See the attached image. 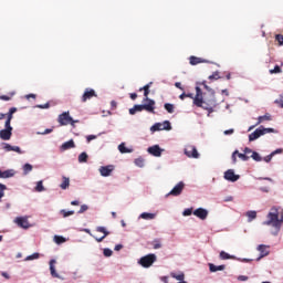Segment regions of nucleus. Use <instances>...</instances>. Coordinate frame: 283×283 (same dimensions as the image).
I'll list each match as a JSON object with an SVG mask.
<instances>
[{"label": "nucleus", "mask_w": 283, "mask_h": 283, "mask_svg": "<svg viewBox=\"0 0 283 283\" xmlns=\"http://www.w3.org/2000/svg\"><path fill=\"white\" fill-rule=\"evenodd\" d=\"M179 98L180 101H185V98H192L193 105H196V107H201L210 114H213V107H216V93L211 90L210 93L207 95V93H202L200 86H196L195 97L191 93H182L181 95H179Z\"/></svg>", "instance_id": "obj_1"}, {"label": "nucleus", "mask_w": 283, "mask_h": 283, "mask_svg": "<svg viewBox=\"0 0 283 283\" xmlns=\"http://www.w3.org/2000/svg\"><path fill=\"white\" fill-rule=\"evenodd\" d=\"M268 220L263 222L266 227H273L274 231L272 235H277L280 229H282V220H280V209L277 207H272L266 216Z\"/></svg>", "instance_id": "obj_2"}, {"label": "nucleus", "mask_w": 283, "mask_h": 283, "mask_svg": "<svg viewBox=\"0 0 283 283\" xmlns=\"http://www.w3.org/2000/svg\"><path fill=\"white\" fill-rule=\"evenodd\" d=\"M143 103H146V104L134 105L133 108H129L130 116H134V114H136V112H143L144 109H145V112L155 114L154 109H156V101H154L151 98H144Z\"/></svg>", "instance_id": "obj_3"}, {"label": "nucleus", "mask_w": 283, "mask_h": 283, "mask_svg": "<svg viewBox=\"0 0 283 283\" xmlns=\"http://www.w3.org/2000/svg\"><path fill=\"white\" fill-rule=\"evenodd\" d=\"M57 122L61 126L72 125V127H74L75 123H78V120H74L72 116H70V112H64L61 115H59Z\"/></svg>", "instance_id": "obj_4"}, {"label": "nucleus", "mask_w": 283, "mask_h": 283, "mask_svg": "<svg viewBox=\"0 0 283 283\" xmlns=\"http://www.w3.org/2000/svg\"><path fill=\"white\" fill-rule=\"evenodd\" d=\"M156 260V254H147L139 259L138 264H140V266L144 269H149V266H151Z\"/></svg>", "instance_id": "obj_5"}, {"label": "nucleus", "mask_w": 283, "mask_h": 283, "mask_svg": "<svg viewBox=\"0 0 283 283\" xmlns=\"http://www.w3.org/2000/svg\"><path fill=\"white\" fill-rule=\"evenodd\" d=\"M171 129V123L169 120H165L164 123H156L150 127V132H169Z\"/></svg>", "instance_id": "obj_6"}, {"label": "nucleus", "mask_w": 283, "mask_h": 283, "mask_svg": "<svg viewBox=\"0 0 283 283\" xmlns=\"http://www.w3.org/2000/svg\"><path fill=\"white\" fill-rule=\"evenodd\" d=\"M184 154L187 156V158H200V153H198V149L193 145H187Z\"/></svg>", "instance_id": "obj_7"}, {"label": "nucleus", "mask_w": 283, "mask_h": 283, "mask_svg": "<svg viewBox=\"0 0 283 283\" xmlns=\"http://www.w3.org/2000/svg\"><path fill=\"white\" fill-rule=\"evenodd\" d=\"M4 129L0 130V138L1 140H10V138H12V126L4 124Z\"/></svg>", "instance_id": "obj_8"}, {"label": "nucleus", "mask_w": 283, "mask_h": 283, "mask_svg": "<svg viewBox=\"0 0 283 283\" xmlns=\"http://www.w3.org/2000/svg\"><path fill=\"white\" fill-rule=\"evenodd\" d=\"M224 179L229 180V182H238V180H240V175H235L233 169H229L224 172Z\"/></svg>", "instance_id": "obj_9"}, {"label": "nucleus", "mask_w": 283, "mask_h": 283, "mask_svg": "<svg viewBox=\"0 0 283 283\" xmlns=\"http://www.w3.org/2000/svg\"><path fill=\"white\" fill-rule=\"evenodd\" d=\"M96 91L94 88H86L83 96H82V103H87V101L96 97Z\"/></svg>", "instance_id": "obj_10"}, {"label": "nucleus", "mask_w": 283, "mask_h": 283, "mask_svg": "<svg viewBox=\"0 0 283 283\" xmlns=\"http://www.w3.org/2000/svg\"><path fill=\"white\" fill-rule=\"evenodd\" d=\"M185 189V182H178L167 196H180Z\"/></svg>", "instance_id": "obj_11"}, {"label": "nucleus", "mask_w": 283, "mask_h": 283, "mask_svg": "<svg viewBox=\"0 0 283 283\" xmlns=\"http://www.w3.org/2000/svg\"><path fill=\"white\" fill-rule=\"evenodd\" d=\"M95 231H97V233H103V237H94L93 238L96 240V242H103L104 238H106L107 235H109V231H107V229L105 227H97L95 229Z\"/></svg>", "instance_id": "obj_12"}, {"label": "nucleus", "mask_w": 283, "mask_h": 283, "mask_svg": "<svg viewBox=\"0 0 283 283\" xmlns=\"http://www.w3.org/2000/svg\"><path fill=\"white\" fill-rule=\"evenodd\" d=\"M193 216H196L200 220H207V217L209 216V211H207V209H203V208H198L193 211Z\"/></svg>", "instance_id": "obj_13"}, {"label": "nucleus", "mask_w": 283, "mask_h": 283, "mask_svg": "<svg viewBox=\"0 0 283 283\" xmlns=\"http://www.w3.org/2000/svg\"><path fill=\"white\" fill-rule=\"evenodd\" d=\"M112 171H114V166L108 165V166H102L99 168V174L101 176H103L104 178H107V176H112Z\"/></svg>", "instance_id": "obj_14"}, {"label": "nucleus", "mask_w": 283, "mask_h": 283, "mask_svg": "<svg viewBox=\"0 0 283 283\" xmlns=\"http://www.w3.org/2000/svg\"><path fill=\"white\" fill-rule=\"evenodd\" d=\"M148 154L151 156H155L156 158H159V156H163V149L158 145H154L148 148Z\"/></svg>", "instance_id": "obj_15"}, {"label": "nucleus", "mask_w": 283, "mask_h": 283, "mask_svg": "<svg viewBox=\"0 0 283 283\" xmlns=\"http://www.w3.org/2000/svg\"><path fill=\"white\" fill-rule=\"evenodd\" d=\"M14 222L18 224V227H21V229H29L30 222H28V218L24 217H18Z\"/></svg>", "instance_id": "obj_16"}, {"label": "nucleus", "mask_w": 283, "mask_h": 283, "mask_svg": "<svg viewBox=\"0 0 283 283\" xmlns=\"http://www.w3.org/2000/svg\"><path fill=\"white\" fill-rule=\"evenodd\" d=\"M260 136H264V130H262V128H256L252 134L249 135L250 143L258 140Z\"/></svg>", "instance_id": "obj_17"}, {"label": "nucleus", "mask_w": 283, "mask_h": 283, "mask_svg": "<svg viewBox=\"0 0 283 283\" xmlns=\"http://www.w3.org/2000/svg\"><path fill=\"white\" fill-rule=\"evenodd\" d=\"M269 245H264V244H260L258 247V251L260 252V258L258 260H262V258H266V255H269L270 251H269Z\"/></svg>", "instance_id": "obj_18"}, {"label": "nucleus", "mask_w": 283, "mask_h": 283, "mask_svg": "<svg viewBox=\"0 0 283 283\" xmlns=\"http://www.w3.org/2000/svg\"><path fill=\"white\" fill-rule=\"evenodd\" d=\"M56 264V260L52 259L50 261V273L52 277H56L57 280H61V275H59V272H56V268L54 266Z\"/></svg>", "instance_id": "obj_19"}, {"label": "nucleus", "mask_w": 283, "mask_h": 283, "mask_svg": "<svg viewBox=\"0 0 283 283\" xmlns=\"http://www.w3.org/2000/svg\"><path fill=\"white\" fill-rule=\"evenodd\" d=\"M189 63H190V65H200V63H209V61H207L202 57L191 55L189 57Z\"/></svg>", "instance_id": "obj_20"}, {"label": "nucleus", "mask_w": 283, "mask_h": 283, "mask_svg": "<svg viewBox=\"0 0 283 283\" xmlns=\"http://www.w3.org/2000/svg\"><path fill=\"white\" fill-rule=\"evenodd\" d=\"M14 114H17V107H11L9 109V112L6 114L7 120H6L4 125L9 126L10 123H12V118H13Z\"/></svg>", "instance_id": "obj_21"}, {"label": "nucleus", "mask_w": 283, "mask_h": 283, "mask_svg": "<svg viewBox=\"0 0 283 283\" xmlns=\"http://www.w3.org/2000/svg\"><path fill=\"white\" fill-rule=\"evenodd\" d=\"M74 147H76V144H74V139H70L69 142L62 144L61 149L62 151H67V149H74Z\"/></svg>", "instance_id": "obj_22"}, {"label": "nucleus", "mask_w": 283, "mask_h": 283, "mask_svg": "<svg viewBox=\"0 0 283 283\" xmlns=\"http://www.w3.org/2000/svg\"><path fill=\"white\" fill-rule=\"evenodd\" d=\"M4 150L6 151H15L17 154H23V151L21 150V148L19 146H12L10 144L4 145Z\"/></svg>", "instance_id": "obj_23"}, {"label": "nucleus", "mask_w": 283, "mask_h": 283, "mask_svg": "<svg viewBox=\"0 0 283 283\" xmlns=\"http://www.w3.org/2000/svg\"><path fill=\"white\" fill-rule=\"evenodd\" d=\"M224 265H216L213 263H209V269L211 273H216L217 271H224Z\"/></svg>", "instance_id": "obj_24"}, {"label": "nucleus", "mask_w": 283, "mask_h": 283, "mask_svg": "<svg viewBox=\"0 0 283 283\" xmlns=\"http://www.w3.org/2000/svg\"><path fill=\"white\" fill-rule=\"evenodd\" d=\"M13 176H14V170L12 169L4 170V171L0 170V178H12Z\"/></svg>", "instance_id": "obj_25"}, {"label": "nucleus", "mask_w": 283, "mask_h": 283, "mask_svg": "<svg viewBox=\"0 0 283 283\" xmlns=\"http://www.w3.org/2000/svg\"><path fill=\"white\" fill-rule=\"evenodd\" d=\"M170 277H174V280H178L179 282H184L185 281V273L180 272L179 274H177L176 272H171Z\"/></svg>", "instance_id": "obj_26"}, {"label": "nucleus", "mask_w": 283, "mask_h": 283, "mask_svg": "<svg viewBox=\"0 0 283 283\" xmlns=\"http://www.w3.org/2000/svg\"><path fill=\"white\" fill-rule=\"evenodd\" d=\"M271 114L266 113L263 116H259L256 125H261V123L271 120Z\"/></svg>", "instance_id": "obj_27"}, {"label": "nucleus", "mask_w": 283, "mask_h": 283, "mask_svg": "<svg viewBox=\"0 0 283 283\" xmlns=\"http://www.w3.org/2000/svg\"><path fill=\"white\" fill-rule=\"evenodd\" d=\"M139 218H142L143 220H154V218H156V214L150 212H143Z\"/></svg>", "instance_id": "obj_28"}, {"label": "nucleus", "mask_w": 283, "mask_h": 283, "mask_svg": "<svg viewBox=\"0 0 283 283\" xmlns=\"http://www.w3.org/2000/svg\"><path fill=\"white\" fill-rule=\"evenodd\" d=\"M247 218H248V222H253V220H255L258 218V212L255 211H248L245 213Z\"/></svg>", "instance_id": "obj_29"}, {"label": "nucleus", "mask_w": 283, "mask_h": 283, "mask_svg": "<svg viewBox=\"0 0 283 283\" xmlns=\"http://www.w3.org/2000/svg\"><path fill=\"white\" fill-rule=\"evenodd\" d=\"M118 150L120 154H132L133 149L126 148L125 143L118 145Z\"/></svg>", "instance_id": "obj_30"}, {"label": "nucleus", "mask_w": 283, "mask_h": 283, "mask_svg": "<svg viewBox=\"0 0 283 283\" xmlns=\"http://www.w3.org/2000/svg\"><path fill=\"white\" fill-rule=\"evenodd\" d=\"M150 244L155 250L163 249V242L160 241V239H155L154 241H151Z\"/></svg>", "instance_id": "obj_31"}, {"label": "nucleus", "mask_w": 283, "mask_h": 283, "mask_svg": "<svg viewBox=\"0 0 283 283\" xmlns=\"http://www.w3.org/2000/svg\"><path fill=\"white\" fill-rule=\"evenodd\" d=\"M149 87H151V83L146 84L144 87L139 88V92H143L144 90V98H149Z\"/></svg>", "instance_id": "obj_32"}, {"label": "nucleus", "mask_w": 283, "mask_h": 283, "mask_svg": "<svg viewBox=\"0 0 283 283\" xmlns=\"http://www.w3.org/2000/svg\"><path fill=\"white\" fill-rule=\"evenodd\" d=\"M61 189H67L70 187V178L62 177V184L60 185Z\"/></svg>", "instance_id": "obj_33"}, {"label": "nucleus", "mask_w": 283, "mask_h": 283, "mask_svg": "<svg viewBox=\"0 0 283 283\" xmlns=\"http://www.w3.org/2000/svg\"><path fill=\"white\" fill-rule=\"evenodd\" d=\"M90 158V156L87 155V153H82L78 155V163H87V159Z\"/></svg>", "instance_id": "obj_34"}, {"label": "nucleus", "mask_w": 283, "mask_h": 283, "mask_svg": "<svg viewBox=\"0 0 283 283\" xmlns=\"http://www.w3.org/2000/svg\"><path fill=\"white\" fill-rule=\"evenodd\" d=\"M164 107H165L166 112H168V114H174V109L176 108V107L174 106V104H169V103H166V104L164 105Z\"/></svg>", "instance_id": "obj_35"}, {"label": "nucleus", "mask_w": 283, "mask_h": 283, "mask_svg": "<svg viewBox=\"0 0 283 283\" xmlns=\"http://www.w3.org/2000/svg\"><path fill=\"white\" fill-rule=\"evenodd\" d=\"M61 216H63V218H70V216H74V211L73 210H61L60 211Z\"/></svg>", "instance_id": "obj_36"}, {"label": "nucleus", "mask_w": 283, "mask_h": 283, "mask_svg": "<svg viewBox=\"0 0 283 283\" xmlns=\"http://www.w3.org/2000/svg\"><path fill=\"white\" fill-rule=\"evenodd\" d=\"M251 158L255 160V163H261L262 157L260 156V154L258 151H253L251 155Z\"/></svg>", "instance_id": "obj_37"}, {"label": "nucleus", "mask_w": 283, "mask_h": 283, "mask_svg": "<svg viewBox=\"0 0 283 283\" xmlns=\"http://www.w3.org/2000/svg\"><path fill=\"white\" fill-rule=\"evenodd\" d=\"M6 189H8V186L0 184V202H1V198L6 196Z\"/></svg>", "instance_id": "obj_38"}, {"label": "nucleus", "mask_w": 283, "mask_h": 283, "mask_svg": "<svg viewBox=\"0 0 283 283\" xmlns=\"http://www.w3.org/2000/svg\"><path fill=\"white\" fill-rule=\"evenodd\" d=\"M231 258H233V256H231L229 253H227L224 251L220 252V259L221 260H231Z\"/></svg>", "instance_id": "obj_39"}, {"label": "nucleus", "mask_w": 283, "mask_h": 283, "mask_svg": "<svg viewBox=\"0 0 283 283\" xmlns=\"http://www.w3.org/2000/svg\"><path fill=\"white\" fill-rule=\"evenodd\" d=\"M270 74H282L280 65H275L273 70H270Z\"/></svg>", "instance_id": "obj_40"}, {"label": "nucleus", "mask_w": 283, "mask_h": 283, "mask_svg": "<svg viewBox=\"0 0 283 283\" xmlns=\"http://www.w3.org/2000/svg\"><path fill=\"white\" fill-rule=\"evenodd\" d=\"M36 191H45V187H43V180L36 182Z\"/></svg>", "instance_id": "obj_41"}, {"label": "nucleus", "mask_w": 283, "mask_h": 283, "mask_svg": "<svg viewBox=\"0 0 283 283\" xmlns=\"http://www.w3.org/2000/svg\"><path fill=\"white\" fill-rule=\"evenodd\" d=\"M54 241H55L56 244H63V242H65V238L60 237V235H55Z\"/></svg>", "instance_id": "obj_42"}, {"label": "nucleus", "mask_w": 283, "mask_h": 283, "mask_svg": "<svg viewBox=\"0 0 283 283\" xmlns=\"http://www.w3.org/2000/svg\"><path fill=\"white\" fill-rule=\"evenodd\" d=\"M209 81H218V78H220V73L219 72H214L212 75H209Z\"/></svg>", "instance_id": "obj_43"}, {"label": "nucleus", "mask_w": 283, "mask_h": 283, "mask_svg": "<svg viewBox=\"0 0 283 283\" xmlns=\"http://www.w3.org/2000/svg\"><path fill=\"white\" fill-rule=\"evenodd\" d=\"M238 158H241V160L247 161V160H249L251 157H249V156L245 155V154H242V153L238 151Z\"/></svg>", "instance_id": "obj_44"}, {"label": "nucleus", "mask_w": 283, "mask_h": 283, "mask_svg": "<svg viewBox=\"0 0 283 283\" xmlns=\"http://www.w3.org/2000/svg\"><path fill=\"white\" fill-rule=\"evenodd\" d=\"M23 171H24V174H30V171H32V165L25 164L23 166Z\"/></svg>", "instance_id": "obj_45"}, {"label": "nucleus", "mask_w": 283, "mask_h": 283, "mask_svg": "<svg viewBox=\"0 0 283 283\" xmlns=\"http://www.w3.org/2000/svg\"><path fill=\"white\" fill-rule=\"evenodd\" d=\"M261 132H263V136H264V134H274L275 129H273V128H261Z\"/></svg>", "instance_id": "obj_46"}, {"label": "nucleus", "mask_w": 283, "mask_h": 283, "mask_svg": "<svg viewBox=\"0 0 283 283\" xmlns=\"http://www.w3.org/2000/svg\"><path fill=\"white\" fill-rule=\"evenodd\" d=\"M275 41H277L279 45H283V35L282 34H276L275 35Z\"/></svg>", "instance_id": "obj_47"}, {"label": "nucleus", "mask_w": 283, "mask_h": 283, "mask_svg": "<svg viewBox=\"0 0 283 283\" xmlns=\"http://www.w3.org/2000/svg\"><path fill=\"white\" fill-rule=\"evenodd\" d=\"M88 209L90 207H87V205H82L77 213H85V211H87Z\"/></svg>", "instance_id": "obj_48"}, {"label": "nucleus", "mask_w": 283, "mask_h": 283, "mask_svg": "<svg viewBox=\"0 0 283 283\" xmlns=\"http://www.w3.org/2000/svg\"><path fill=\"white\" fill-rule=\"evenodd\" d=\"M238 150H234L233 154H232V163L233 165H235V163H238Z\"/></svg>", "instance_id": "obj_49"}, {"label": "nucleus", "mask_w": 283, "mask_h": 283, "mask_svg": "<svg viewBox=\"0 0 283 283\" xmlns=\"http://www.w3.org/2000/svg\"><path fill=\"white\" fill-rule=\"evenodd\" d=\"M274 103L279 105V107H283V97L275 99Z\"/></svg>", "instance_id": "obj_50"}, {"label": "nucleus", "mask_w": 283, "mask_h": 283, "mask_svg": "<svg viewBox=\"0 0 283 283\" xmlns=\"http://www.w3.org/2000/svg\"><path fill=\"white\" fill-rule=\"evenodd\" d=\"M112 250L111 249H104V255H105V258H111V255H112Z\"/></svg>", "instance_id": "obj_51"}, {"label": "nucleus", "mask_w": 283, "mask_h": 283, "mask_svg": "<svg viewBox=\"0 0 283 283\" xmlns=\"http://www.w3.org/2000/svg\"><path fill=\"white\" fill-rule=\"evenodd\" d=\"M263 160H264L265 163H269L270 160H273V154L271 153L270 155L265 156V157L263 158Z\"/></svg>", "instance_id": "obj_52"}, {"label": "nucleus", "mask_w": 283, "mask_h": 283, "mask_svg": "<svg viewBox=\"0 0 283 283\" xmlns=\"http://www.w3.org/2000/svg\"><path fill=\"white\" fill-rule=\"evenodd\" d=\"M175 87H177L178 90H181V92H185V87H182V84L180 82H176Z\"/></svg>", "instance_id": "obj_53"}, {"label": "nucleus", "mask_w": 283, "mask_h": 283, "mask_svg": "<svg viewBox=\"0 0 283 283\" xmlns=\"http://www.w3.org/2000/svg\"><path fill=\"white\" fill-rule=\"evenodd\" d=\"M30 260H36V253H33V254L25 258L27 262L30 261Z\"/></svg>", "instance_id": "obj_54"}, {"label": "nucleus", "mask_w": 283, "mask_h": 283, "mask_svg": "<svg viewBox=\"0 0 283 283\" xmlns=\"http://www.w3.org/2000/svg\"><path fill=\"white\" fill-rule=\"evenodd\" d=\"M239 282H247V280H249V276L245 275H240L238 276Z\"/></svg>", "instance_id": "obj_55"}, {"label": "nucleus", "mask_w": 283, "mask_h": 283, "mask_svg": "<svg viewBox=\"0 0 283 283\" xmlns=\"http://www.w3.org/2000/svg\"><path fill=\"white\" fill-rule=\"evenodd\" d=\"M135 164L137 165V167H143V165H144V161H143V159H136L135 160Z\"/></svg>", "instance_id": "obj_56"}, {"label": "nucleus", "mask_w": 283, "mask_h": 283, "mask_svg": "<svg viewBox=\"0 0 283 283\" xmlns=\"http://www.w3.org/2000/svg\"><path fill=\"white\" fill-rule=\"evenodd\" d=\"M193 213V210L192 209H186L184 211V216H191Z\"/></svg>", "instance_id": "obj_57"}, {"label": "nucleus", "mask_w": 283, "mask_h": 283, "mask_svg": "<svg viewBox=\"0 0 283 283\" xmlns=\"http://www.w3.org/2000/svg\"><path fill=\"white\" fill-rule=\"evenodd\" d=\"M95 138H96L95 135H88V136L86 137V140H87V143H92V140H95Z\"/></svg>", "instance_id": "obj_58"}, {"label": "nucleus", "mask_w": 283, "mask_h": 283, "mask_svg": "<svg viewBox=\"0 0 283 283\" xmlns=\"http://www.w3.org/2000/svg\"><path fill=\"white\" fill-rule=\"evenodd\" d=\"M272 156H275L276 154H283V149L282 148H277L276 150L271 153Z\"/></svg>", "instance_id": "obj_59"}, {"label": "nucleus", "mask_w": 283, "mask_h": 283, "mask_svg": "<svg viewBox=\"0 0 283 283\" xmlns=\"http://www.w3.org/2000/svg\"><path fill=\"white\" fill-rule=\"evenodd\" d=\"M38 134H52V128H46L44 132H38Z\"/></svg>", "instance_id": "obj_60"}, {"label": "nucleus", "mask_w": 283, "mask_h": 283, "mask_svg": "<svg viewBox=\"0 0 283 283\" xmlns=\"http://www.w3.org/2000/svg\"><path fill=\"white\" fill-rule=\"evenodd\" d=\"M243 151H244L245 156L248 154H253V150L251 148H249V147H245Z\"/></svg>", "instance_id": "obj_61"}, {"label": "nucleus", "mask_w": 283, "mask_h": 283, "mask_svg": "<svg viewBox=\"0 0 283 283\" xmlns=\"http://www.w3.org/2000/svg\"><path fill=\"white\" fill-rule=\"evenodd\" d=\"M233 128H230V129H228V130H224V135L226 136H231V134H233Z\"/></svg>", "instance_id": "obj_62"}, {"label": "nucleus", "mask_w": 283, "mask_h": 283, "mask_svg": "<svg viewBox=\"0 0 283 283\" xmlns=\"http://www.w3.org/2000/svg\"><path fill=\"white\" fill-rule=\"evenodd\" d=\"M129 96H130L132 101H136L138 98V94H136V93H130Z\"/></svg>", "instance_id": "obj_63"}, {"label": "nucleus", "mask_w": 283, "mask_h": 283, "mask_svg": "<svg viewBox=\"0 0 283 283\" xmlns=\"http://www.w3.org/2000/svg\"><path fill=\"white\" fill-rule=\"evenodd\" d=\"M0 99H1V101H10V96H8V95H2V96H0Z\"/></svg>", "instance_id": "obj_64"}]
</instances>
